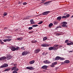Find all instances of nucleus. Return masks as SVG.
Returning <instances> with one entry per match:
<instances>
[{"label":"nucleus","instance_id":"41","mask_svg":"<svg viewBox=\"0 0 73 73\" xmlns=\"http://www.w3.org/2000/svg\"><path fill=\"white\" fill-rule=\"evenodd\" d=\"M0 68H4V65H2V66H1L0 67Z\"/></svg>","mask_w":73,"mask_h":73},{"label":"nucleus","instance_id":"35","mask_svg":"<svg viewBox=\"0 0 73 73\" xmlns=\"http://www.w3.org/2000/svg\"><path fill=\"white\" fill-rule=\"evenodd\" d=\"M66 16H63L62 17V19H66Z\"/></svg>","mask_w":73,"mask_h":73},{"label":"nucleus","instance_id":"59","mask_svg":"<svg viewBox=\"0 0 73 73\" xmlns=\"http://www.w3.org/2000/svg\"><path fill=\"white\" fill-rule=\"evenodd\" d=\"M27 17H30V16H28Z\"/></svg>","mask_w":73,"mask_h":73},{"label":"nucleus","instance_id":"55","mask_svg":"<svg viewBox=\"0 0 73 73\" xmlns=\"http://www.w3.org/2000/svg\"><path fill=\"white\" fill-rule=\"evenodd\" d=\"M21 3H20V2H18V4H20Z\"/></svg>","mask_w":73,"mask_h":73},{"label":"nucleus","instance_id":"11","mask_svg":"<svg viewBox=\"0 0 73 73\" xmlns=\"http://www.w3.org/2000/svg\"><path fill=\"white\" fill-rule=\"evenodd\" d=\"M12 58L11 56L10 55H8L6 57V58L7 60H9Z\"/></svg>","mask_w":73,"mask_h":73},{"label":"nucleus","instance_id":"58","mask_svg":"<svg viewBox=\"0 0 73 73\" xmlns=\"http://www.w3.org/2000/svg\"><path fill=\"white\" fill-rule=\"evenodd\" d=\"M71 18H72V17H73V15H72V16L71 17Z\"/></svg>","mask_w":73,"mask_h":73},{"label":"nucleus","instance_id":"24","mask_svg":"<svg viewBox=\"0 0 73 73\" xmlns=\"http://www.w3.org/2000/svg\"><path fill=\"white\" fill-rule=\"evenodd\" d=\"M52 26H53V23H50L48 25V27H52Z\"/></svg>","mask_w":73,"mask_h":73},{"label":"nucleus","instance_id":"51","mask_svg":"<svg viewBox=\"0 0 73 73\" xmlns=\"http://www.w3.org/2000/svg\"><path fill=\"white\" fill-rule=\"evenodd\" d=\"M1 44H4V43L3 42H1Z\"/></svg>","mask_w":73,"mask_h":73},{"label":"nucleus","instance_id":"18","mask_svg":"<svg viewBox=\"0 0 73 73\" xmlns=\"http://www.w3.org/2000/svg\"><path fill=\"white\" fill-rule=\"evenodd\" d=\"M69 62H70V61L68 60H66L64 61V63L66 64H68Z\"/></svg>","mask_w":73,"mask_h":73},{"label":"nucleus","instance_id":"52","mask_svg":"<svg viewBox=\"0 0 73 73\" xmlns=\"http://www.w3.org/2000/svg\"><path fill=\"white\" fill-rule=\"evenodd\" d=\"M73 52V50H72V51H69V52L70 53V52Z\"/></svg>","mask_w":73,"mask_h":73},{"label":"nucleus","instance_id":"22","mask_svg":"<svg viewBox=\"0 0 73 73\" xmlns=\"http://www.w3.org/2000/svg\"><path fill=\"white\" fill-rule=\"evenodd\" d=\"M57 64V62H55L54 63H52V65H56V64Z\"/></svg>","mask_w":73,"mask_h":73},{"label":"nucleus","instance_id":"53","mask_svg":"<svg viewBox=\"0 0 73 73\" xmlns=\"http://www.w3.org/2000/svg\"><path fill=\"white\" fill-rule=\"evenodd\" d=\"M63 64H64V62L62 63L61 65H63Z\"/></svg>","mask_w":73,"mask_h":73},{"label":"nucleus","instance_id":"48","mask_svg":"<svg viewBox=\"0 0 73 73\" xmlns=\"http://www.w3.org/2000/svg\"><path fill=\"white\" fill-rule=\"evenodd\" d=\"M7 27H5L4 29V30H5V29H7Z\"/></svg>","mask_w":73,"mask_h":73},{"label":"nucleus","instance_id":"20","mask_svg":"<svg viewBox=\"0 0 73 73\" xmlns=\"http://www.w3.org/2000/svg\"><path fill=\"white\" fill-rule=\"evenodd\" d=\"M3 66H4V68H5V67H7L8 66V65L7 64H3Z\"/></svg>","mask_w":73,"mask_h":73},{"label":"nucleus","instance_id":"3","mask_svg":"<svg viewBox=\"0 0 73 73\" xmlns=\"http://www.w3.org/2000/svg\"><path fill=\"white\" fill-rule=\"evenodd\" d=\"M28 53H29V52L27 51H25L22 52V56H25V55L28 54Z\"/></svg>","mask_w":73,"mask_h":73},{"label":"nucleus","instance_id":"43","mask_svg":"<svg viewBox=\"0 0 73 73\" xmlns=\"http://www.w3.org/2000/svg\"><path fill=\"white\" fill-rule=\"evenodd\" d=\"M49 1H48L47 2H46L45 3H44V4H48V3H49Z\"/></svg>","mask_w":73,"mask_h":73},{"label":"nucleus","instance_id":"2","mask_svg":"<svg viewBox=\"0 0 73 73\" xmlns=\"http://www.w3.org/2000/svg\"><path fill=\"white\" fill-rule=\"evenodd\" d=\"M58 49V48H55L54 47H51L49 48V49L50 50H56Z\"/></svg>","mask_w":73,"mask_h":73},{"label":"nucleus","instance_id":"6","mask_svg":"<svg viewBox=\"0 0 73 73\" xmlns=\"http://www.w3.org/2000/svg\"><path fill=\"white\" fill-rule=\"evenodd\" d=\"M26 68L27 69H29V70H34V69H35V68H33L32 67H27Z\"/></svg>","mask_w":73,"mask_h":73},{"label":"nucleus","instance_id":"56","mask_svg":"<svg viewBox=\"0 0 73 73\" xmlns=\"http://www.w3.org/2000/svg\"><path fill=\"white\" fill-rule=\"evenodd\" d=\"M61 47H62V46H60L59 47V48H61Z\"/></svg>","mask_w":73,"mask_h":73},{"label":"nucleus","instance_id":"33","mask_svg":"<svg viewBox=\"0 0 73 73\" xmlns=\"http://www.w3.org/2000/svg\"><path fill=\"white\" fill-rule=\"evenodd\" d=\"M37 41L35 40V41H32V43H36V42H37Z\"/></svg>","mask_w":73,"mask_h":73},{"label":"nucleus","instance_id":"30","mask_svg":"<svg viewBox=\"0 0 73 73\" xmlns=\"http://www.w3.org/2000/svg\"><path fill=\"white\" fill-rule=\"evenodd\" d=\"M37 26H38V25H35L32 26V27H37Z\"/></svg>","mask_w":73,"mask_h":73},{"label":"nucleus","instance_id":"62","mask_svg":"<svg viewBox=\"0 0 73 73\" xmlns=\"http://www.w3.org/2000/svg\"><path fill=\"white\" fill-rule=\"evenodd\" d=\"M43 1H44H44H45L46 0H42Z\"/></svg>","mask_w":73,"mask_h":73},{"label":"nucleus","instance_id":"4","mask_svg":"<svg viewBox=\"0 0 73 73\" xmlns=\"http://www.w3.org/2000/svg\"><path fill=\"white\" fill-rule=\"evenodd\" d=\"M64 60V59L59 56H57L55 59V60Z\"/></svg>","mask_w":73,"mask_h":73},{"label":"nucleus","instance_id":"26","mask_svg":"<svg viewBox=\"0 0 73 73\" xmlns=\"http://www.w3.org/2000/svg\"><path fill=\"white\" fill-rule=\"evenodd\" d=\"M60 35H61V34L60 33H57L56 34V36H60Z\"/></svg>","mask_w":73,"mask_h":73},{"label":"nucleus","instance_id":"34","mask_svg":"<svg viewBox=\"0 0 73 73\" xmlns=\"http://www.w3.org/2000/svg\"><path fill=\"white\" fill-rule=\"evenodd\" d=\"M69 16H70V15H69V14H67L66 16V18H67V17H69Z\"/></svg>","mask_w":73,"mask_h":73},{"label":"nucleus","instance_id":"37","mask_svg":"<svg viewBox=\"0 0 73 73\" xmlns=\"http://www.w3.org/2000/svg\"><path fill=\"white\" fill-rule=\"evenodd\" d=\"M7 13H4L3 14V16H7Z\"/></svg>","mask_w":73,"mask_h":73},{"label":"nucleus","instance_id":"50","mask_svg":"<svg viewBox=\"0 0 73 73\" xmlns=\"http://www.w3.org/2000/svg\"><path fill=\"white\" fill-rule=\"evenodd\" d=\"M51 67H54V65H53L52 64V65H51Z\"/></svg>","mask_w":73,"mask_h":73},{"label":"nucleus","instance_id":"21","mask_svg":"<svg viewBox=\"0 0 73 73\" xmlns=\"http://www.w3.org/2000/svg\"><path fill=\"white\" fill-rule=\"evenodd\" d=\"M23 39V38H21V37L19 38H17V40H19L20 41H21V40H22Z\"/></svg>","mask_w":73,"mask_h":73},{"label":"nucleus","instance_id":"45","mask_svg":"<svg viewBox=\"0 0 73 73\" xmlns=\"http://www.w3.org/2000/svg\"><path fill=\"white\" fill-rule=\"evenodd\" d=\"M15 70H16V71H17L18 70H19V69H18V68L16 69L15 68Z\"/></svg>","mask_w":73,"mask_h":73},{"label":"nucleus","instance_id":"12","mask_svg":"<svg viewBox=\"0 0 73 73\" xmlns=\"http://www.w3.org/2000/svg\"><path fill=\"white\" fill-rule=\"evenodd\" d=\"M30 22L31 24H34L35 23V22L33 21V19H32L30 21Z\"/></svg>","mask_w":73,"mask_h":73},{"label":"nucleus","instance_id":"61","mask_svg":"<svg viewBox=\"0 0 73 73\" xmlns=\"http://www.w3.org/2000/svg\"><path fill=\"white\" fill-rule=\"evenodd\" d=\"M48 53L47 52H46V54H47Z\"/></svg>","mask_w":73,"mask_h":73},{"label":"nucleus","instance_id":"64","mask_svg":"<svg viewBox=\"0 0 73 73\" xmlns=\"http://www.w3.org/2000/svg\"><path fill=\"white\" fill-rule=\"evenodd\" d=\"M71 41H70V42Z\"/></svg>","mask_w":73,"mask_h":73},{"label":"nucleus","instance_id":"17","mask_svg":"<svg viewBox=\"0 0 73 73\" xmlns=\"http://www.w3.org/2000/svg\"><path fill=\"white\" fill-rule=\"evenodd\" d=\"M62 27H65V28H66V27H68V26L67 25H66L64 24H63L62 25Z\"/></svg>","mask_w":73,"mask_h":73},{"label":"nucleus","instance_id":"60","mask_svg":"<svg viewBox=\"0 0 73 73\" xmlns=\"http://www.w3.org/2000/svg\"><path fill=\"white\" fill-rule=\"evenodd\" d=\"M73 42H72V43H71V45H73Z\"/></svg>","mask_w":73,"mask_h":73},{"label":"nucleus","instance_id":"42","mask_svg":"<svg viewBox=\"0 0 73 73\" xmlns=\"http://www.w3.org/2000/svg\"><path fill=\"white\" fill-rule=\"evenodd\" d=\"M27 4V3L26 2H24L23 3V5H26Z\"/></svg>","mask_w":73,"mask_h":73},{"label":"nucleus","instance_id":"47","mask_svg":"<svg viewBox=\"0 0 73 73\" xmlns=\"http://www.w3.org/2000/svg\"><path fill=\"white\" fill-rule=\"evenodd\" d=\"M33 31H30L29 32V33H33Z\"/></svg>","mask_w":73,"mask_h":73},{"label":"nucleus","instance_id":"23","mask_svg":"<svg viewBox=\"0 0 73 73\" xmlns=\"http://www.w3.org/2000/svg\"><path fill=\"white\" fill-rule=\"evenodd\" d=\"M11 69L10 68H7L6 69H5V70H4V72H6V71H8L9 70H10Z\"/></svg>","mask_w":73,"mask_h":73},{"label":"nucleus","instance_id":"13","mask_svg":"<svg viewBox=\"0 0 73 73\" xmlns=\"http://www.w3.org/2000/svg\"><path fill=\"white\" fill-rule=\"evenodd\" d=\"M41 45L42 46H44V47H46V46H48V45L46 44H41Z\"/></svg>","mask_w":73,"mask_h":73},{"label":"nucleus","instance_id":"38","mask_svg":"<svg viewBox=\"0 0 73 73\" xmlns=\"http://www.w3.org/2000/svg\"><path fill=\"white\" fill-rule=\"evenodd\" d=\"M32 29H33V27H29V29H30V30Z\"/></svg>","mask_w":73,"mask_h":73},{"label":"nucleus","instance_id":"7","mask_svg":"<svg viewBox=\"0 0 73 73\" xmlns=\"http://www.w3.org/2000/svg\"><path fill=\"white\" fill-rule=\"evenodd\" d=\"M47 68H48V66L46 65H44L42 66L41 67V68L42 69H46Z\"/></svg>","mask_w":73,"mask_h":73},{"label":"nucleus","instance_id":"5","mask_svg":"<svg viewBox=\"0 0 73 73\" xmlns=\"http://www.w3.org/2000/svg\"><path fill=\"white\" fill-rule=\"evenodd\" d=\"M43 62L44 63V64H49L50 63H51V62H50V61H48L47 60H45Z\"/></svg>","mask_w":73,"mask_h":73},{"label":"nucleus","instance_id":"57","mask_svg":"<svg viewBox=\"0 0 73 73\" xmlns=\"http://www.w3.org/2000/svg\"><path fill=\"white\" fill-rule=\"evenodd\" d=\"M2 41L0 39V42H2Z\"/></svg>","mask_w":73,"mask_h":73},{"label":"nucleus","instance_id":"49","mask_svg":"<svg viewBox=\"0 0 73 73\" xmlns=\"http://www.w3.org/2000/svg\"><path fill=\"white\" fill-rule=\"evenodd\" d=\"M28 18H25L23 19L24 20H27V19H28Z\"/></svg>","mask_w":73,"mask_h":73},{"label":"nucleus","instance_id":"39","mask_svg":"<svg viewBox=\"0 0 73 73\" xmlns=\"http://www.w3.org/2000/svg\"><path fill=\"white\" fill-rule=\"evenodd\" d=\"M68 41H69V40H65V43H66V42H68Z\"/></svg>","mask_w":73,"mask_h":73},{"label":"nucleus","instance_id":"44","mask_svg":"<svg viewBox=\"0 0 73 73\" xmlns=\"http://www.w3.org/2000/svg\"><path fill=\"white\" fill-rule=\"evenodd\" d=\"M13 73H17V72H16V71H14L13 72Z\"/></svg>","mask_w":73,"mask_h":73},{"label":"nucleus","instance_id":"54","mask_svg":"<svg viewBox=\"0 0 73 73\" xmlns=\"http://www.w3.org/2000/svg\"><path fill=\"white\" fill-rule=\"evenodd\" d=\"M42 54H45V52H43Z\"/></svg>","mask_w":73,"mask_h":73},{"label":"nucleus","instance_id":"10","mask_svg":"<svg viewBox=\"0 0 73 73\" xmlns=\"http://www.w3.org/2000/svg\"><path fill=\"white\" fill-rule=\"evenodd\" d=\"M5 59H6V57L5 56H3L2 58H0V60H1L2 61H3V60H4Z\"/></svg>","mask_w":73,"mask_h":73},{"label":"nucleus","instance_id":"27","mask_svg":"<svg viewBox=\"0 0 73 73\" xmlns=\"http://www.w3.org/2000/svg\"><path fill=\"white\" fill-rule=\"evenodd\" d=\"M43 41H45L46 39H47V37H45L43 38Z\"/></svg>","mask_w":73,"mask_h":73},{"label":"nucleus","instance_id":"15","mask_svg":"<svg viewBox=\"0 0 73 73\" xmlns=\"http://www.w3.org/2000/svg\"><path fill=\"white\" fill-rule=\"evenodd\" d=\"M58 22V21H55L54 22V25H57Z\"/></svg>","mask_w":73,"mask_h":73},{"label":"nucleus","instance_id":"32","mask_svg":"<svg viewBox=\"0 0 73 73\" xmlns=\"http://www.w3.org/2000/svg\"><path fill=\"white\" fill-rule=\"evenodd\" d=\"M62 24H65L66 25V24H67V22H64L63 23H62Z\"/></svg>","mask_w":73,"mask_h":73},{"label":"nucleus","instance_id":"1","mask_svg":"<svg viewBox=\"0 0 73 73\" xmlns=\"http://www.w3.org/2000/svg\"><path fill=\"white\" fill-rule=\"evenodd\" d=\"M20 48L19 47L17 46L16 48L15 47L12 46L11 48V50L12 51H15V50H17Z\"/></svg>","mask_w":73,"mask_h":73},{"label":"nucleus","instance_id":"9","mask_svg":"<svg viewBox=\"0 0 73 73\" xmlns=\"http://www.w3.org/2000/svg\"><path fill=\"white\" fill-rule=\"evenodd\" d=\"M49 12H50V11H46L45 12L42 13V15H48V13Z\"/></svg>","mask_w":73,"mask_h":73},{"label":"nucleus","instance_id":"46","mask_svg":"<svg viewBox=\"0 0 73 73\" xmlns=\"http://www.w3.org/2000/svg\"><path fill=\"white\" fill-rule=\"evenodd\" d=\"M4 42H7V39H6L3 40Z\"/></svg>","mask_w":73,"mask_h":73},{"label":"nucleus","instance_id":"16","mask_svg":"<svg viewBox=\"0 0 73 73\" xmlns=\"http://www.w3.org/2000/svg\"><path fill=\"white\" fill-rule=\"evenodd\" d=\"M17 68V67L16 66H15V67H12L11 69V70H15V69H16Z\"/></svg>","mask_w":73,"mask_h":73},{"label":"nucleus","instance_id":"8","mask_svg":"<svg viewBox=\"0 0 73 73\" xmlns=\"http://www.w3.org/2000/svg\"><path fill=\"white\" fill-rule=\"evenodd\" d=\"M40 49H38L36 50H35V53H38L40 51Z\"/></svg>","mask_w":73,"mask_h":73},{"label":"nucleus","instance_id":"29","mask_svg":"<svg viewBox=\"0 0 73 73\" xmlns=\"http://www.w3.org/2000/svg\"><path fill=\"white\" fill-rule=\"evenodd\" d=\"M12 40V39H7V41H8V42H9V41H11V40Z\"/></svg>","mask_w":73,"mask_h":73},{"label":"nucleus","instance_id":"19","mask_svg":"<svg viewBox=\"0 0 73 73\" xmlns=\"http://www.w3.org/2000/svg\"><path fill=\"white\" fill-rule=\"evenodd\" d=\"M34 63H35V61L34 60H32V61H31L29 62V63L30 64H34Z\"/></svg>","mask_w":73,"mask_h":73},{"label":"nucleus","instance_id":"14","mask_svg":"<svg viewBox=\"0 0 73 73\" xmlns=\"http://www.w3.org/2000/svg\"><path fill=\"white\" fill-rule=\"evenodd\" d=\"M62 17L60 16L58 17L57 18V20H59V21H60L61 20V18Z\"/></svg>","mask_w":73,"mask_h":73},{"label":"nucleus","instance_id":"63","mask_svg":"<svg viewBox=\"0 0 73 73\" xmlns=\"http://www.w3.org/2000/svg\"><path fill=\"white\" fill-rule=\"evenodd\" d=\"M57 28H60L59 27H58Z\"/></svg>","mask_w":73,"mask_h":73},{"label":"nucleus","instance_id":"25","mask_svg":"<svg viewBox=\"0 0 73 73\" xmlns=\"http://www.w3.org/2000/svg\"><path fill=\"white\" fill-rule=\"evenodd\" d=\"M6 37H7V38H12V37L10 36H6Z\"/></svg>","mask_w":73,"mask_h":73},{"label":"nucleus","instance_id":"31","mask_svg":"<svg viewBox=\"0 0 73 73\" xmlns=\"http://www.w3.org/2000/svg\"><path fill=\"white\" fill-rule=\"evenodd\" d=\"M72 42H71L70 43H68L67 44V45H72Z\"/></svg>","mask_w":73,"mask_h":73},{"label":"nucleus","instance_id":"40","mask_svg":"<svg viewBox=\"0 0 73 73\" xmlns=\"http://www.w3.org/2000/svg\"><path fill=\"white\" fill-rule=\"evenodd\" d=\"M21 48L22 49H23V50H24V49H25L24 48V47H21Z\"/></svg>","mask_w":73,"mask_h":73},{"label":"nucleus","instance_id":"36","mask_svg":"<svg viewBox=\"0 0 73 73\" xmlns=\"http://www.w3.org/2000/svg\"><path fill=\"white\" fill-rule=\"evenodd\" d=\"M43 23V21H41L39 22L38 23V24H41L42 23Z\"/></svg>","mask_w":73,"mask_h":73},{"label":"nucleus","instance_id":"28","mask_svg":"<svg viewBox=\"0 0 73 73\" xmlns=\"http://www.w3.org/2000/svg\"><path fill=\"white\" fill-rule=\"evenodd\" d=\"M57 46H58V45L55 44L53 46V47H54V48H56V47H57Z\"/></svg>","mask_w":73,"mask_h":73}]
</instances>
